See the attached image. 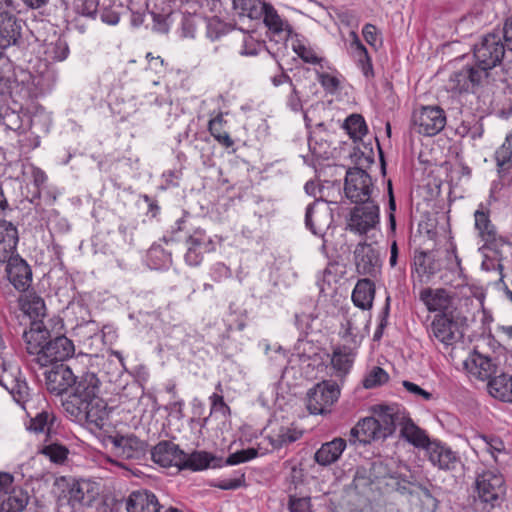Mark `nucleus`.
Returning a JSON list of instances; mask_svg holds the SVG:
<instances>
[{"instance_id": "obj_1", "label": "nucleus", "mask_w": 512, "mask_h": 512, "mask_svg": "<svg viewBox=\"0 0 512 512\" xmlns=\"http://www.w3.org/2000/svg\"><path fill=\"white\" fill-rule=\"evenodd\" d=\"M101 381L94 373H85L77 379L72 391L62 401L67 415L75 422L102 428L107 419V403L100 396Z\"/></svg>"}, {"instance_id": "obj_2", "label": "nucleus", "mask_w": 512, "mask_h": 512, "mask_svg": "<svg viewBox=\"0 0 512 512\" xmlns=\"http://www.w3.org/2000/svg\"><path fill=\"white\" fill-rule=\"evenodd\" d=\"M101 381L94 373H85L77 379L72 391L62 401L67 415L75 422L102 428L107 419V403L100 396Z\"/></svg>"}, {"instance_id": "obj_3", "label": "nucleus", "mask_w": 512, "mask_h": 512, "mask_svg": "<svg viewBox=\"0 0 512 512\" xmlns=\"http://www.w3.org/2000/svg\"><path fill=\"white\" fill-rule=\"evenodd\" d=\"M506 493L505 480L497 470H485L475 481L474 509L491 512L499 506Z\"/></svg>"}, {"instance_id": "obj_4", "label": "nucleus", "mask_w": 512, "mask_h": 512, "mask_svg": "<svg viewBox=\"0 0 512 512\" xmlns=\"http://www.w3.org/2000/svg\"><path fill=\"white\" fill-rule=\"evenodd\" d=\"M506 50V41L500 30L487 33L473 45L475 65L489 77L490 71L502 63Z\"/></svg>"}, {"instance_id": "obj_5", "label": "nucleus", "mask_w": 512, "mask_h": 512, "mask_svg": "<svg viewBox=\"0 0 512 512\" xmlns=\"http://www.w3.org/2000/svg\"><path fill=\"white\" fill-rule=\"evenodd\" d=\"M49 331L43 326L41 321L31 322L30 329L24 331L23 339L26 343V352H74L75 347L69 338L64 335L57 336L48 340Z\"/></svg>"}, {"instance_id": "obj_6", "label": "nucleus", "mask_w": 512, "mask_h": 512, "mask_svg": "<svg viewBox=\"0 0 512 512\" xmlns=\"http://www.w3.org/2000/svg\"><path fill=\"white\" fill-rule=\"evenodd\" d=\"M413 129L425 136H434L446 125L445 111L439 106H424L412 114Z\"/></svg>"}, {"instance_id": "obj_7", "label": "nucleus", "mask_w": 512, "mask_h": 512, "mask_svg": "<svg viewBox=\"0 0 512 512\" xmlns=\"http://www.w3.org/2000/svg\"><path fill=\"white\" fill-rule=\"evenodd\" d=\"M344 191L353 203L373 200V183L371 176L359 167L350 168L345 177Z\"/></svg>"}, {"instance_id": "obj_8", "label": "nucleus", "mask_w": 512, "mask_h": 512, "mask_svg": "<svg viewBox=\"0 0 512 512\" xmlns=\"http://www.w3.org/2000/svg\"><path fill=\"white\" fill-rule=\"evenodd\" d=\"M340 395L339 387L335 383L323 381L311 388L307 393V408L311 414H325L330 412L333 404Z\"/></svg>"}, {"instance_id": "obj_9", "label": "nucleus", "mask_w": 512, "mask_h": 512, "mask_svg": "<svg viewBox=\"0 0 512 512\" xmlns=\"http://www.w3.org/2000/svg\"><path fill=\"white\" fill-rule=\"evenodd\" d=\"M357 204L351 212L349 227L352 231L365 234L379 224V206L374 200Z\"/></svg>"}, {"instance_id": "obj_10", "label": "nucleus", "mask_w": 512, "mask_h": 512, "mask_svg": "<svg viewBox=\"0 0 512 512\" xmlns=\"http://www.w3.org/2000/svg\"><path fill=\"white\" fill-rule=\"evenodd\" d=\"M474 218L475 228L482 241H484V247L499 253L508 242L505 238L498 235L495 226L489 218V211L484 209L483 204L475 211Z\"/></svg>"}, {"instance_id": "obj_11", "label": "nucleus", "mask_w": 512, "mask_h": 512, "mask_svg": "<svg viewBox=\"0 0 512 512\" xmlns=\"http://www.w3.org/2000/svg\"><path fill=\"white\" fill-rule=\"evenodd\" d=\"M44 375L47 389L55 395L67 393L77 380L71 368L64 363V358L53 362L51 369H47Z\"/></svg>"}, {"instance_id": "obj_12", "label": "nucleus", "mask_w": 512, "mask_h": 512, "mask_svg": "<svg viewBox=\"0 0 512 512\" xmlns=\"http://www.w3.org/2000/svg\"><path fill=\"white\" fill-rule=\"evenodd\" d=\"M333 222L332 210L323 200H315L308 205L305 225L315 235L323 236Z\"/></svg>"}, {"instance_id": "obj_13", "label": "nucleus", "mask_w": 512, "mask_h": 512, "mask_svg": "<svg viewBox=\"0 0 512 512\" xmlns=\"http://www.w3.org/2000/svg\"><path fill=\"white\" fill-rule=\"evenodd\" d=\"M187 251L185 262L190 266H198L204 254L214 251L215 245L211 237L203 229H196L186 240Z\"/></svg>"}, {"instance_id": "obj_14", "label": "nucleus", "mask_w": 512, "mask_h": 512, "mask_svg": "<svg viewBox=\"0 0 512 512\" xmlns=\"http://www.w3.org/2000/svg\"><path fill=\"white\" fill-rule=\"evenodd\" d=\"M374 418L379 423L380 436L387 438L391 436L397 426H401L407 413L397 405H378L374 408Z\"/></svg>"}, {"instance_id": "obj_15", "label": "nucleus", "mask_w": 512, "mask_h": 512, "mask_svg": "<svg viewBox=\"0 0 512 512\" xmlns=\"http://www.w3.org/2000/svg\"><path fill=\"white\" fill-rule=\"evenodd\" d=\"M419 299L429 312H437L438 314L455 313L453 297L446 289L424 288L419 293Z\"/></svg>"}, {"instance_id": "obj_16", "label": "nucleus", "mask_w": 512, "mask_h": 512, "mask_svg": "<svg viewBox=\"0 0 512 512\" xmlns=\"http://www.w3.org/2000/svg\"><path fill=\"white\" fill-rule=\"evenodd\" d=\"M434 336L446 347L453 346L462 338L454 313L437 314L432 322Z\"/></svg>"}, {"instance_id": "obj_17", "label": "nucleus", "mask_w": 512, "mask_h": 512, "mask_svg": "<svg viewBox=\"0 0 512 512\" xmlns=\"http://www.w3.org/2000/svg\"><path fill=\"white\" fill-rule=\"evenodd\" d=\"M425 450L432 465L441 470H455L461 463L458 453L440 441L433 440Z\"/></svg>"}, {"instance_id": "obj_18", "label": "nucleus", "mask_w": 512, "mask_h": 512, "mask_svg": "<svg viewBox=\"0 0 512 512\" xmlns=\"http://www.w3.org/2000/svg\"><path fill=\"white\" fill-rule=\"evenodd\" d=\"M152 460L162 467L175 466L181 470L184 451L172 441L163 440L151 450Z\"/></svg>"}, {"instance_id": "obj_19", "label": "nucleus", "mask_w": 512, "mask_h": 512, "mask_svg": "<svg viewBox=\"0 0 512 512\" xmlns=\"http://www.w3.org/2000/svg\"><path fill=\"white\" fill-rule=\"evenodd\" d=\"M115 453L124 459H138L144 453L145 443L133 434L108 437Z\"/></svg>"}, {"instance_id": "obj_20", "label": "nucleus", "mask_w": 512, "mask_h": 512, "mask_svg": "<svg viewBox=\"0 0 512 512\" xmlns=\"http://www.w3.org/2000/svg\"><path fill=\"white\" fill-rule=\"evenodd\" d=\"M357 272L365 276H375L380 268V256L372 245L358 244L354 251Z\"/></svg>"}, {"instance_id": "obj_21", "label": "nucleus", "mask_w": 512, "mask_h": 512, "mask_svg": "<svg viewBox=\"0 0 512 512\" xmlns=\"http://www.w3.org/2000/svg\"><path fill=\"white\" fill-rule=\"evenodd\" d=\"M441 267V262L433 251H414L412 269L421 282H429L441 270Z\"/></svg>"}, {"instance_id": "obj_22", "label": "nucleus", "mask_w": 512, "mask_h": 512, "mask_svg": "<svg viewBox=\"0 0 512 512\" xmlns=\"http://www.w3.org/2000/svg\"><path fill=\"white\" fill-rule=\"evenodd\" d=\"M6 271L8 279L18 291H26L32 282V272L29 265L18 256H10Z\"/></svg>"}, {"instance_id": "obj_23", "label": "nucleus", "mask_w": 512, "mask_h": 512, "mask_svg": "<svg viewBox=\"0 0 512 512\" xmlns=\"http://www.w3.org/2000/svg\"><path fill=\"white\" fill-rule=\"evenodd\" d=\"M487 72H482L476 65L467 66L460 71L454 72L449 79L451 89L464 92L469 91L470 87L478 86L486 80Z\"/></svg>"}, {"instance_id": "obj_24", "label": "nucleus", "mask_w": 512, "mask_h": 512, "mask_svg": "<svg viewBox=\"0 0 512 512\" xmlns=\"http://www.w3.org/2000/svg\"><path fill=\"white\" fill-rule=\"evenodd\" d=\"M463 368L479 380H487L496 372L497 364L486 354H470L463 361Z\"/></svg>"}, {"instance_id": "obj_25", "label": "nucleus", "mask_w": 512, "mask_h": 512, "mask_svg": "<svg viewBox=\"0 0 512 512\" xmlns=\"http://www.w3.org/2000/svg\"><path fill=\"white\" fill-rule=\"evenodd\" d=\"M22 21L8 12L0 13V48L17 45L21 38Z\"/></svg>"}, {"instance_id": "obj_26", "label": "nucleus", "mask_w": 512, "mask_h": 512, "mask_svg": "<svg viewBox=\"0 0 512 512\" xmlns=\"http://www.w3.org/2000/svg\"><path fill=\"white\" fill-rule=\"evenodd\" d=\"M223 466V459L210 452L196 450L190 454L184 452L181 470L203 471L209 468H220Z\"/></svg>"}, {"instance_id": "obj_27", "label": "nucleus", "mask_w": 512, "mask_h": 512, "mask_svg": "<svg viewBox=\"0 0 512 512\" xmlns=\"http://www.w3.org/2000/svg\"><path fill=\"white\" fill-rule=\"evenodd\" d=\"M380 479H386V465L381 461H376L371 464L369 469L358 467L352 485L358 493H363L374 481Z\"/></svg>"}, {"instance_id": "obj_28", "label": "nucleus", "mask_w": 512, "mask_h": 512, "mask_svg": "<svg viewBox=\"0 0 512 512\" xmlns=\"http://www.w3.org/2000/svg\"><path fill=\"white\" fill-rule=\"evenodd\" d=\"M160 509L158 498L148 490L133 491L126 500L127 512H160Z\"/></svg>"}, {"instance_id": "obj_29", "label": "nucleus", "mask_w": 512, "mask_h": 512, "mask_svg": "<svg viewBox=\"0 0 512 512\" xmlns=\"http://www.w3.org/2000/svg\"><path fill=\"white\" fill-rule=\"evenodd\" d=\"M379 423L373 417L360 420L350 431V441L367 444L375 440L384 439L380 436Z\"/></svg>"}, {"instance_id": "obj_30", "label": "nucleus", "mask_w": 512, "mask_h": 512, "mask_svg": "<svg viewBox=\"0 0 512 512\" xmlns=\"http://www.w3.org/2000/svg\"><path fill=\"white\" fill-rule=\"evenodd\" d=\"M28 502V493L12 484V488L0 494V512H22Z\"/></svg>"}, {"instance_id": "obj_31", "label": "nucleus", "mask_w": 512, "mask_h": 512, "mask_svg": "<svg viewBox=\"0 0 512 512\" xmlns=\"http://www.w3.org/2000/svg\"><path fill=\"white\" fill-rule=\"evenodd\" d=\"M346 445V440L340 437L323 443L314 455L315 462L321 466L335 463L346 449Z\"/></svg>"}, {"instance_id": "obj_32", "label": "nucleus", "mask_w": 512, "mask_h": 512, "mask_svg": "<svg viewBox=\"0 0 512 512\" xmlns=\"http://www.w3.org/2000/svg\"><path fill=\"white\" fill-rule=\"evenodd\" d=\"M16 227L7 221H0V261L6 262L16 251L18 243Z\"/></svg>"}, {"instance_id": "obj_33", "label": "nucleus", "mask_w": 512, "mask_h": 512, "mask_svg": "<svg viewBox=\"0 0 512 512\" xmlns=\"http://www.w3.org/2000/svg\"><path fill=\"white\" fill-rule=\"evenodd\" d=\"M400 435L403 437L408 443L413 445L416 448L426 449L428 445L433 441L430 440L427 433L418 427L413 420L408 416L405 417V420L402 422L400 426Z\"/></svg>"}, {"instance_id": "obj_34", "label": "nucleus", "mask_w": 512, "mask_h": 512, "mask_svg": "<svg viewBox=\"0 0 512 512\" xmlns=\"http://www.w3.org/2000/svg\"><path fill=\"white\" fill-rule=\"evenodd\" d=\"M489 394L503 402H512V376L502 373L488 382Z\"/></svg>"}, {"instance_id": "obj_35", "label": "nucleus", "mask_w": 512, "mask_h": 512, "mask_svg": "<svg viewBox=\"0 0 512 512\" xmlns=\"http://www.w3.org/2000/svg\"><path fill=\"white\" fill-rule=\"evenodd\" d=\"M374 283L369 279L359 280L353 290L352 300L361 309H368L372 306L374 299Z\"/></svg>"}, {"instance_id": "obj_36", "label": "nucleus", "mask_w": 512, "mask_h": 512, "mask_svg": "<svg viewBox=\"0 0 512 512\" xmlns=\"http://www.w3.org/2000/svg\"><path fill=\"white\" fill-rule=\"evenodd\" d=\"M263 22L265 26L274 34H280L284 31L290 35L292 28L287 21H284L276 9L269 3L263 5Z\"/></svg>"}, {"instance_id": "obj_37", "label": "nucleus", "mask_w": 512, "mask_h": 512, "mask_svg": "<svg viewBox=\"0 0 512 512\" xmlns=\"http://www.w3.org/2000/svg\"><path fill=\"white\" fill-rule=\"evenodd\" d=\"M68 493L69 502L72 503L73 506L77 504L89 506L95 497L91 484L85 480L73 483Z\"/></svg>"}, {"instance_id": "obj_38", "label": "nucleus", "mask_w": 512, "mask_h": 512, "mask_svg": "<svg viewBox=\"0 0 512 512\" xmlns=\"http://www.w3.org/2000/svg\"><path fill=\"white\" fill-rule=\"evenodd\" d=\"M302 436V431L292 426H281L273 430L268 439L275 449H281L291 443H294Z\"/></svg>"}, {"instance_id": "obj_39", "label": "nucleus", "mask_w": 512, "mask_h": 512, "mask_svg": "<svg viewBox=\"0 0 512 512\" xmlns=\"http://www.w3.org/2000/svg\"><path fill=\"white\" fill-rule=\"evenodd\" d=\"M261 0H232L233 9L241 17L250 19H260L263 14V5Z\"/></svg>"}, {"instance_id": "obj_40", "label": "nucleus", "mask_w": 512, "mask_h": 512, "mask_svg": "<svg viewBox=\"0 0 512 512\" xmlns=\"http://www.w3.org/2000/svg\"><path fill=\"white\" fill-rule=\"evenodd\" d=\"M21 310L30 318L38 319L44 317L46 313V306L44 300L37 295L26 296L23 300L22 297L18 298Z\"/></svg>"}, {"instance_id": "obj_41", "label": "nucleus", "mask_w": 512, "mask_h": 512, "mask_svg": "<svg viewBox=\"0 0 512 512\" xmlns=\"http://www.w3.org/2000/svg\"><path fill=\"white\" fill-rule=\"evenodd\" d=\"M343 128L354 141L361 140L367 134V125L362 115L351 114L346 118Z\"/></svg>"}, {"instance_id": "obj_42", "label": "nucleus", "mask_w": 512, "mask_h": 512, "mask_svg": "<svg viewBox=\"0 0 512 512\" xmlns=\"http://www.w3.org/2000/svg\"><path fill=\"white\" fill-rule=\"evenodd\" d=\"M55 421L56 417L53 413L42 411L37 413L34 418H31L27 428L35 433L46 432L49 435L54 427Z\"/></svg>"}, {"instance_id": "obj_43", "label": "nucleus", "mask_w": 512, "mask_h": 512, "mask_svg": "<svg viewBox=\"0 0 512 512\" xmlns=\"http://www.w3.org/2000/svg\"><path fill=\"white\" fill-rule=\"evenodd\" d=\"M495 161L500 171L512 169V133H509L504 143L495 152Z\"/></svg>"}, {"instance_id": "obj_44", "label": "nucleus", "mask_w": 512, "mask_h": 512, "mask_svg": "<svg viewBox=\"0 0 512 512\" xmlns=\"http://www.w3.org/2000/svg\"><path fill=\"white\" fill-rule=\"evenodd\" d=\"M351 354H327L330 358V373L336 377L345 376L353 364Z\"/></svg>"}, {"instance_id": "obj_45", "label": "nucleus", "mask_w": 512, "mask_h": 512, "mask_svg": "<svg viewBox=\"0 0 512 512\" xmlns=\"http://www.w3.org/2000/svg\"><path fill=\"white\" fill-rule=\"evenodd\" d=\"M224 119L223 115L219 114L211 119L208 124V129L211 135L223 146L229 148L234 144L230 135L222 130Z\"/></svg>"}, {"instance_id": "obj_46", "label": "nucleus", "mask_w": 512, "mask_h": 512, "mask_svg": "<svg viewBox=\"0 0 512 512\" xmlns=\"http://www.w3.org/2000/svg\"><path fill=\"white\" fill-rule=\"evenodd\" d=\"M386 478L389 479V482L386 483L387 486H390L393 490L402 495L412 494V487L415 484L406 477L398 474L397 472L390 473L386 468Z\"/></svg>"}, {"instance_id": "obj_47", "label": "nucleus", "mask_w": 512, "mask_h": 512, "mask_svg": "<svg viewBox=\"0 0 512 512\" xmlns=\"http://www.w3.org/2000/svg\"><path fill=\"white\" fill-rule=\"evenodd\" d=\"M68 54V44L62 38H58L55 42L48 44L45 49L47 59L52 61H63L67 58Z\"/></svg>"}, {"instance_id": "obj_48", "label": "nucleus", "mask_w": 512, "mask_h": 512, "mask_svg": "<svg viewBox=\"0 0 512 512\" xmlns=\"http://www.w3.org/2000/svg\"><path fill=\"white\" fill-rule=\"evenodd\" d=\"M388 379L389 375L384 369L379 366H374L368 371L363 379V386L366 389H373L385 384Z\"/></svg>"}, {"instance_id": "obj_49", "label": "nucleus", "mask_w": 512, "mask_h": 512, "mask_svg": "<svg viewBox=\"0 0 512 512\" xmlns=\"http://www.w3.org/2000/svg\"><path fill=\"white\" fill-rule=\"evenodd\" d=\"M41 453L53 463L62 464L67 459L69 451L62 444L50 443L42 448Z\"/></svg>"}, {"instance_id": "obj_50", "label": "nucleus", "mask_w": 512, "mask_h": 512, "mask_svg": "<svg viewBox=\"0 0 512 512\" xmlns=\"http://www.w3.org/2000/svg\"><path fill=\"white\" fill-rule=\"evenodd\" d=\"M258 456V451L255 448H248L244 450L237 451L235 453L230 454L225 461H223V465H238L240 463L247 462L252 460Z\"/></svg>"}, {"instance_id": "obj_51", "label": "nucleus", "mask_w": 512, "mask_h": 512, "mask_svg": "<svg viewBox=\"0 0 512 512\" xmlns=\"http://www.w3.org/2000/svg\"><path fill=\"white\" fill-rule=\"evenodd\" d=\"M293 51L306 63L320 64L323 61V58L318 57L311 48L306 47L301 43L293 45Z\"/></svg>"}, {"instance_id": "obj_52", "label": "nucleus", "mask_w": 512, "mask_h": 512, "mask_svg": "<svg viewBox=\"0 0 512 512\" xmlns=\"http://www.w3.org/2000/svg\"><path fill=\"white\" fill-rule=\"evenodd\" d=\"M288 509L290 512H311V499L309 497L290 495Z\"/></svg>"}, {"instance_id": "obj_53", "label": "nucleus", "mask_w": 512, "mask_h": 512, "mask_svg": "<svg viewBox=\"0 0 512 512\" xmlns=\"http://www.w3.org/2000/svg\"><path fill=\"white\" fill-rule=\"evenodd\" d=\"M77 12L83 16L94 18L98 11V3L95 0H75Z\"/></svg>"}, {"instance_id": "obj_54", "label": "nucleus", "mask_w": 512, "mask_h": 512, "mask_svg": "<svg viewBox=\"0 0 512 512\" xmlns=\"http://www.w3.org/2000/svg\"><path fill=\"white\" fill-rule=\"evenodd\" d=\"M210 276L214 282H221L224 279L230 278L232 271L224 263L218 262L211 267Z\"/></svg>"}, {"instance_id": "obj_55", "label": "nucleus", "mask_w": 512, "mask_h": 512, "mask_svg": "<svg viewBox=\"0 0 512 512\" xmlns=\"http://www.w3.org/2000/svg\"><path fill=\"white\" fill-rule=\"evenodd\" d=\"M317 76L322 87L330 93L335 92L340 86V81L335 76L320 72H317Z\"/></svg>"}, {"instance_id": "obj_56", "label": "nucleus", "mask_w": 512, "mask_h": 512, "mask_svg": "<svg viewBox=\"0 0 512 512\" xmlns=\"http://www.w3.org/2000/svg\"><path fill=\"white\" fill-rule=\"evenodd\" d=\"M486 442V450L489 452L495 461H497L496 453H502L505 450V445L503 441L500 438L497 437H484L483 438Z\"/></svg>"}, {"instance_id": "obj_57", "label": "nucleus", "mask_w": 512, "mask_h": 512, "mask_svg": "<svg viewBox=\"0 0 512 512\" xmlns=\"http://www.w3.org/2000/svg\"><path fill=\"white\" fill-rule=\"evenodd\" d=\"M245 483L244 474H241L240 477L234 479H223L214 483L213 486L222 490H235Z\"/></svg>"}, {"instance_id": "obj_58", "label": "nucleus", "mask_w": 512, "mask_h": 512, "mask_svg": "<svg viewBox=\"0 0 512 512\" xmlns=\"http://www.w3.org/2000/svg\"><path fill=\"white\" fill-rule=\"evenodd\" d=\"M100 18L104 23L115 25L119 22V12L113 7L104 6L99 10Z\"/></svg>"}, {"instance_id": "obj_59", "label": "nucleus", "mask_w": 512, "mask_h": 512, "mask_svg": "<svg viewBox=\"0 0 512 512\" xmlns=\"http://www.w3.org/2000/svg\"><path fill=\"white\" fill-rule=\"evenodd\" d=\"M403 387L411 394H413L415 397H421L426 401H429L432 399V394L424 389H422L417 384L404 380L402 382Z\"/></svg>"}, {"instance_id": "obj_60", "label": "nucleus", "mask_w": 512, "mask_h": 512, "mask_svg": "<svg viewBox=\"0 0 512 512\" xmlns=\"http://www.w3.org/2000/svg\"><path fill=\"white\" fill-rule=\"evenodd\" d=\"M294 349L301 351V352H307V351L319 350L320 347L315 344L313 335L307 334L305 336V338L298 339Z\"/></svg>"}, {"instance_id": "obj_61", "label": "nucleus", "mask_w": 512, "mask_h": 512, "mask_svg": "<svg viewBox=\"0 0 512 512\" xmlns=\"http://www.w3.org/2000/svg\"><path fill=\"white\" fill-rule=\"evenodd\" d=\"M260 47V43L255 41L252 37H248L244 40L240 54L242 56H255L258 54Z\"/></svg>"}, {"instance_id": "obj_62", "label": "nucleus", "mask_w": 512, "mask_h": 512, "mask_svg": "<svg viewBox=\"0 0 512 512\" xmlns=\"http://www.w3.org/2000/svg\"><path fill=\"white\" fill-rule=\"evenodd\" d=\"M287 106L294 112L302 110V101L295 85H292L291 92L287 97Z\"/></svg>"}, {"instance_id": "obj_63", "label": "nucleus", "mask_w": 512, "mask_h": 512, "mask_svg": "<svg viewBox=\"0 0 512 512\" xmlns=\"http://www.w3.org/2000/svg\"><path fill=\"white\" fill-rule=\"evenodd\" d=\"M349 35L351 37L350 49H351L353 55L355 57L358 56L359 54L365 55V53H367L368 51H367L366 47L360 41L357 33L355 31H351Z\"/></svg>"}, {"instance_id": "obj_64", "label": "nucleus", "mask_w": 512, "mask_h": 512, "mask_svg": "<svg viewBox=\"0 0 512 512\" xmlns=\"http://www.w3.org/2000/svg\"><path fill=\"white\" fill-rule=\"evenodd\" d=\"M500 31L506 41L508 50L512 51V16L505 21L503 29Z\"/></svg>"}]
</instances>
